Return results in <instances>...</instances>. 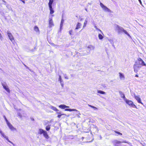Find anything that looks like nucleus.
Segmentation results:
<instances>
[{
	"mask_svg": "<svg viewBox=\"0 0 146 146\" xmlns=\"http://www.w3.org/2000/svg\"><path fill=\"white\" fill-rule=\"evenodd\" d=\"M85 9L86 11H87V9L86 8Z\"/></svg>",
	"mask_w": 146,
	"mask_h": 146,
	"instance_id": "4d7b16f0",
	"label": "nucleus"
},
{
	"mask_svg": "<svg viewBox=\"0 0 146 146\" xmlns=\"http://www.w3.org/2000/svg\"><path fill=\"white\" fill-rule=\"evenodd\" d=\"M0 130H1V131H2L0 129Z\"/></svg>",
	"mask_w": 146,
	"mask_h": 146,
	"instance_id": "052dcab7",
	"label": "nucleus"
},
{
	"mask_svg": "<svg viewBox=\"0 0 146 146\" xmlns=\"http://www.w3.org/2000/svg\"><path fill=\"white\" fill-rule=\"evenodd\" d=\"M119 93L121 98H123L124 100H125V99H127L125 98L124 94L121 91H119Z\"/></svg>",
	"mask_w": 146,
	"mask_h": 146,
	"instance_id": "f8f14e48",
	"label": "nucleus"
},
{
	"mask_svg": "<svg viewBox=\"0 0 146 146\" xmlns=\"http://www.w3.org/2000/svg\"><path fill=\"white\" fill-rule=\"evenodd\" d=\"M59 107L62 109H64L65 108H69V107L64 104H61L59 106Z\"/></svg>",
	"mask_w": 146,
	"mask_h": 146,
	"instance_id": "4468645a",
	"label": "nucleus"
},
{
	"mask_svg": "<svg viewBox=\"0 0 146 146\" xmlns=\"http://www.w3.org/2000/svg\"><path fill=\"white\" fill-rule=\"evenodd\" d=\"M88 106H89V107H91L92 108H93L94 110H96L98 109L97 108L93 106L90 105V104H88Z\"/></svg>",
	"mask_w": 146,
	"mask_h": 146,
	"instance_id": "5701e85b",
	"label": "nucleus"
},
{
	"mask_svg": "<svg viewBox=\"0 0 146 146\" xmlns=\"http://www.w3.org/2000/svg\"><path fill=\"white\" fill-rule=\"evenodd\" d=\"M7 125L10 129L12 131H13L14 130H16V129L14 128L13 126L9 122L7 123Z\"/></svg>",
	"mask_w": 146,
	"mask_h": 146,
	"instance_id": "9d476101",
	"label": "nucleus"
},
{
	"mask_svg": "<svg viewBox=\"0 0 146 146\" xmlns=\"http://www.w3.org/2000/svg\"><path fill=\"white\" fill-rule=\"evenodd\" d=\"M100 5L101 7L104 10L108 12H111V11L106 6H105L101 2L100 3Z\"/></svg>",
	"mask_w": 146,
	"mask_h": 146,
	"instance_id": "0eeeda50",
	"label": "nucleus"
},
{
	"mask_svg": "<svg viewBox=\"0 0 146 146\" xmlns=\"http://www.w3.org/2000/svg\"><path fill=\"white\" fill-rule=\"evenodd\" d=\"M72 30H70V31H69V33L70 35H71V33H72Z\"/></svg>",
	"mask_w": 146,
	"mask_h": 146,
	"instance_id": "4c0bfd02",
	"label": "nucleus"
},
{
	"mask_svg": "<svg viewBox=\"0 0 146 146\" xmlns=\"http://www.w3.org/2000/svg\"><path fill=\"white\" fill-rule=\"evenodd\" d=\"M87 20H88L87 19V18H86V19H85V20H86V21H87Z\"/></svg>",
	"mask_w": 146,
	"mask_h": 146,
	"instance_id": "6e6d98bb",
	"label": "nucleus"
},
{
	"mask_svg": "<svg viewBox=\"0 0 146 146\" xmlns=\"http://www.w3.org/2000/svg\"><path fill=\"white\" fill-rule=\"evenodd\" d=\"M25 67H27V66H26V65H25Z\"/></svg>",
	"mask_w": 146,
	"mask_h": 146,
	"instance_id": "bf43d9fd",
	"label": "nucleus"
},
{
	"mask_svg": "<svg viewBox=\"0 0 146 146\" xmlns=\"http://www.w3.org/2000/svg\"><path fill=\"white\" fill-rule=\"evenodd\" d=\"M100 139H101L102 138V137L101 135L100 136Z\"/></svg>",
	"mask_w": 146,
	"mask_h": 146,
	"instance_id": "8fccbe9b",
	"label": "nucleus"
},
{
	"mask_svg": "<svg viewBox=\"0 0 146 146\" xmlns=\"http://www.w3.org/2000/svg\"><path fill=\"white\" fill-rule=\"evenodd\" d=\"M94 140V138H93L92 139V140L90 141H87L86 142H85L86 143H89V142H91L92 141Z\"/></svg>",
	"mask_w": 146,
	"mask_h": 146,
	"instance_id": "e433bc0d",
	"label": "nucleus"
},
{
	"mask_svg": "<svg viewBox=\"0 0 146 146\" xmlns=\"http://www.w3.org/2000/svg\"><path fill=\"white\" fill-rule=\"evenodd\" d=\"M98 37L101 40L104 37L101 34H98Z\"/></svg>",
	"mask_w": 146,
	"mask_h": 146,
	"instance_id": "b1692460",
	"label": "nucleus"
},
{
	"mask_svg": "<svg viewBox=\"0 0 146 146\" xmlns=\"http://www.w3.org/2000/svg\"><path fill=\"white\" fill-rule=\"evenodd\" d=\"M135 77H138V76L137 75H136L135 76Z\"/></svg>",
	"mask_w": 146,
	"mask_h": 146,
	"instance_id": "49530a36",
	"label": "nucleus"
},
{
	"mask_svg": "<svg viewBox=\"0 0 146 146\" xmlns=\"http://www.w3.org/2000/svg\"><path fill=\"white\" fill-rule=\"evenodd\" d=\"M119 76L121 80H124L125 78L124 75L123 73L119 72Z\"/></svg>",
	"mask_w": 146,
	"mask_h": 146,
	"instance_id": "ddd939ff",
	"label": "nucleus"
},
{
	"mask_svg": "<svg viewBox=\"0 0 146 146\" xmlns=\"http://www.w3.org/2000/svg\"><path fill=\"white\" fill-rule=\"evenodd\" d=\"M7 35L10 40L12 41L14 40V38L11 32L9 31H7Z\"/></svg>",
	"mask_w": 146,
	"mask_h": 146,
	"instance_id": "1a4fd4ad",
	"label": "nucleus"
},
{
	"mask_svg": "<svg viewBox=\"0 0 146 146\" xmlns=\"http://www.w3.org/2000/svg\"><path fill=\"white\" fill-rule=\"evenodd\" d=\"M3 2H5V1L4 0H3Z\"/></svg>",
	"mask_w": 146,
	"mask_h": 146,
	"instance_id": "864d4df0",
	"label": "nucleus"
},
{
	"mask_svg": "<svg viewBox=\"0 0 146 146\" xmlns=\"http://www.w3.org/2000/svg\"><path fill=\"white\" fill-rule=\"evenodd\" d=\"M87 48H88L90 49V50H93L95 48V47L94 46L92 45H90L88 46L87 47Z\"/></svg>",
	"mask_w": 146,
	"mask_h": 146,
	"instance_id": "dca6fc26",
	"label": "nucleus"
},
{
	"mask_svg": "<svg viewBox=\"0 0 146 146\" xmlns=\"http://www.w3.org/2000/svg\"><path fill=\"white\" fill-rule=\"evenodd\" d=\"M2 84L4 88L8 92H10V90L5 82L2 83Z\"/></svg>",
	"mask_w": 146,
	"mask_h": 146,
	"instance_id": "6e6552de",
	"label": "nucleus"
},
{
	"mask_svg": "<svg viewBox=\"0 0 146 146\" xmlns=\"http://www.w3.org/2000/svg\"><path fill=\"white\" fill-rule=\"evenodd\" d=\"M138 1H139L140 3H141V0H138Z\"/></svg>",
	"mask_w": 146,
	"mask_h": 146,
	"instance_id": "a18cd8bd",
	"label": "nucleus"
},
{
	"mask_svg": "<svg viewBox=\"0 0 146 146\" xmlns=\"http://www.w3.org/2000/svg\"><path fill=\"white\" fill-rule=\"evenodd\" d=\"M31 119L32 120L34 121V119L33 118H31Z\"/></svg>",
	"mask_w": 146,
	"mask_h": 146,
	"instance_id": "de8ad7c7",
	"label": "nucleus"
},
{
	"mask_svg": "<svg viewBox=\"0 0 146 146\" xmlns=\"http://www.w3.org/2000/svg\"><path fill=\"white\" fill-rule=\"evenodd\" d=\"M87 23V21H86V20H85L84 22V25L83 26V28H84L86 27Z\"/></svg>",
	"mask_w": 146,
	"mask_h": 146,
	"instance_id": "a878e982",
	"label": "nucleus"
},
{
	"mask_svg": "<svg viewBox=\"0 0 146 146\" xmlns=\"http://www.w3.org/2000/svg\"><path fill=\"white\" fill-rule=\"evenodd\" d=\"M98 30L101 33H102V31L100 29H98Z\"/></svg>",
	"mask_w": 146,
	"mask_h": 146,
	"instance_id": "37998d69",
	"label": "nucleus"
},
{
	"mask_svg": "<svg viewBox=\"0 0 146 146\" xmlns=\"http://www.w3.org/2000/svg\"><path fill=\"white\" fill-rule=\"evenodd\" d=\"M69 109L67 108L65 109V110L66 111H68Z\"/></svg>",
	"mask_w": 146,
	"mask_h": 146,
	"instance_id": "a19ab883",
	"label": "nucleus"
},
{
	"mask_svg": "<svg viewBox=\"0 0 146 146\" xmlns=\"http://www.w3.org/2000/svg\"><path fill=\"white\" fill-rule=\"evenodd\" d=\"M138 62L137 61L135 62L133 66L134 71L136 73L138 71L142 66H146L145 64L141 58H139L138 59Z\"/></svg>",
	"mask_w": 146,
	"mask_h": 146,
	"instance_id": "f257e3e1",
	"label": "nucleus"
},
{
	"mask_svg": "<svg viewBox=\"0 0 146 146\" xmlns=\"http://www.w3.org/2000/svg\"><path fill=\"white\" fill-rule=\"evenodd\" d=\"M44 137L46 139H48L49 138V136L47 134V132L45 131L43 133Z\"/></svg>",
	"mask_w": 146,
	"mask_h": 146,
	"instance_id": "2eb2a0df",
	"label": "nucleus"
},
{
	"mask_svg": "<svg viewBox=\"0 0 146 146\" xmlns=\"http://www.w3.org/2000/svg\"><path fill=\"white\" fill-rule=\"evenodd\" d=\"M80 21H82L83 20V19L82 18H80Z\"/></svg>",
	"mask_w": 146,
	"mask_h": 146,
	"instance_id": "79ce46f5",
	"label": "nucleus"
},
{
	"mask_svg": "<svg viewBox=\"0 0 146 146\" xmlns=\"http://www.w3.org/2000/svg\"><path fill=\"white\" fill-rule=\"evenodd\" d=\"M115 30L117 32L118 34H120L122 32H123L125 34L127 35L130 38L131 37V36L128 33V32L123 28L117 25H115Z\"/></svg>",
	"mask_w": 146,
	"mask_h": 146,
	"instance_id": "f03ea898",
	"label": "nucleus"
},
{
	"mask_svg": "<svg viewBox=\"0 0 146 146\" xmlns=\"http://www.w3.org/2000/svg\"><path fill=\"white\" fill-rule=\"evenodd\" d=\"M34 30L36 32H37L39 31V29L38 27L35 26L34 28Z\"/></svg>",
	"mask_w": 146,
	"mask_h": 146,
	"instance_id": "bb28decb",
	"label": "nucleus"
},
{
	"mask_svg": "<svg viewBox=\"0 0 146 146\" xmlns=\"http://www.w3.org/2000/svg\"><path fill=\"white\" fill-rule=\"evenodd\" d=\"M57 114H62L60 112H57Z\"/></svg>",
	"mask_w": 146,
	"mask_h": 146,
	"instance_id": "ea45409f",
	"label": "nucleus"
},
{
	"mask_svg": "<svg viewBox=\"0 0 146 146\" xmlns=\"http://www.w3.org/2000/svg\"><path fill=\"white\" fill-rule=\"evenodd\" d=\"M19 115V116H20L21 117H22V115H20H20Z\"/></svg>",
	"mask_w": 146,
	"mask_h": 146,
	"instance_id": "5fc2aeb1",
	"label": "nucleus"
},
{
	"mask_svg": "<svg viewBox=\"0 0 146 146\" xmlns=\"http://www.w3.org/2000/svg\"><path fill=\"white\" fill-rule=\"evenodd\" d=\"M60 82V84H61V85L62 86V87H63L64 84H63V81L62 82Z\"/></svg>",
	"mask_w": 146,
	"mask_h": 146,
	"instance_id": "f704fd0d",
	"label": "nucleus"
},
{
	"mask_svg": "<svg viewBox=\"0 0 146 146\" xmlns=\"http://www.w3.org/2000/svg\"><path fill=\"white\" fill-rule=\"evenodd\" d=\"M0 133L2 136L4 138H5L8 142L11 143L14 146H15V144L9 139L8 137H7L4 134L2 131L0 130Z\"/></svg>",
	"mask_w": 146,
	"mask_h": 146,
	"instance_id": "423d86ee",
	"label": "nucleus"
},
{
	"mask_svg": "<svg viewBox=\"0 0 146 146\" xmlns=\"http://www.w3.org/2000/svg\"><path fill=\"white\" fill-rule=\"evenodd\" d=\"M78 114H77V115H78V117H79V115H80V113L79 112V111H78Z\"/></svg>",
	"mask_w": 146,
	"mask_h": 146,
	"instance_id": "58836bf2",
	"label": "nucleus"
},
{
	"mask_svg": "<svg viewBox=\"0 0 146 146\" xmlns=\"http://www.w3.org/2000/svg\"><path fill=\"white\" fill-rule=\"evenodd\" d=\"M124 101L127 104L130 106L134 108H136V106L133 104V102L131 101L127 100V99H125Z\"/></svg>",
	"mask_w": 146,
	"mask_h": 146,
	"instance_id": "7ed1b4c3",
	"label": "nucleus"
},
{
	"mask_svg": "<svg viewBox=\"0 0 146 146\" xmlns=\"http://www.w3.org/2000/svg\"><path fill=\"white\" fill-rule=\"evenodd\" d=\"M94 27L95 28V29H96V30H97L98 29L97 28V26L96 25V24H94Z\"/></svg>",
	"mask_w": 146,
	"mask_h": 146,
	"instance_id": "c9c22d12",
	"label": "nucleus"
},
{
	"mask_svg": "<svg viewBox=\"0 0 146 146\" xmlns=\"http://www.w3.org/2000/svg\"><path fill=\"white\" fill-rule=\"evenodd\" d=\"M1 33H0V37H1Z\"/></svg>",
	"mask_w": 146,
	"mask_h": 146,
	"instance_id": "13d9d810",
	"label": "nucleus"
},
{
	"mask_svg": "<svg viewBox=\"0 0 146 146\" xmlns=\"http://www.w3.org/2000/svg\"><path fill=\"white\" fill-rule=\"evenodd\" d=\"M64 115V114H58L57 116L58 117V118H60V117L62 115Z\"/></svg>",
	"mask_w": 146,
	"mask_h": 146,
	"instance_id": "72a5a7b5",
	"label": "nucleus"
},
{
	"mask_svg": "<svg viewBox=\"0 0 146 146\" xmlns=\"http://www.w3.org/2000/svg\"><path fill=\"white\" fill-rule=\"evenodd\" d=\"M52 45H53V46H55V45L53 43L52 44Z\"/></svg>",
	"mask_w": 146,
	"mask_h": 146,
	"instance_id": "c03bdc74",
	"label": "nucleus"
},
{
	"mask_svg": "<svg viewBox=\"0 0 146 146\" xmlns=\"http://www.w3.org/2000/svg\"><path fill=\"white\" fill-rule=\"evenodd\" d=\"M22 1L24 3H25V1Z\"/></svg>",
	"mask_w": 146,
	"mask_h": 146,
	"instance_id": "09e8293b",
	"label": "nucleus"
},
{
	"mask_svg": "<svg viewBox=\"0 0 146 146\" xmlns=\"http://www.w3.org/2000/svg\"><path fill=\"white\" fill-rule=\"evenodd\" d=\"M97 92L98 93L102 94H105L106 93L100 90H98Z\"/></svg>",
	"mask_w": 146,
	"mask_h": 146,
	"instance_id": "4be33fe9",
	"label": "nucleus"
},
{
	"mask_svg": "<svg viewBox=\"0 0 146 146\" xmlns=\"http://www.w3.org/2000/svg\"><path fill=\"white\" fill-rule=\"evenodd\" d=\"M50 125H48L46 127V129L47 131H48L50 129Z\"/></svg>",
	"mask_w": 146,
	"mask_h": 146,
	"instance_id": "393cba45",
	"label": "nucleus"
},
{
	"mask_svg": "<svg viewBox=\"0 0 146 146\" xmlns=\"http://www.w3.org/2000/svg\"><path fill=\"white\" fill-rule=\"evenodd\" d=\"M81 25V24L79 22L78 23L76 28H75V29H78L80 28Z\"/></svg>",
	"mask_w": 146,
	"mask_h": 146,
	"instance_id": "f3484780",
	"label": "nucleus"
},
{
	"mask_svg": "<svg viewBox=\"0 0 146 146\" xmlns=\"http://www.w3.org/2000/svg\"><path fill=\"white\" fill-rule=\"evenodd\" d=\"M135 98L138 103H141L142 105L143 104L141 102V99L139 96L135 95Z\"/></svg>",
	"mask_w": 146,
	"mask_h": 146,
	"instance_id": "9b49d317",
	"label": "nucleus"
},
{
	"mask_svg": "<svg viewBox=\"0 0 146 146\" xmlns=\"http://www.w3.org/2000/svg\"><path fill=\"white\" fill-rule=\"evenodd\" d=\"M49 9L50 10V13L52 14L54 13V11L52 8V6L49 7Z\"/></svg>",
	"mask_w": 146,
	"mask_h": 146,
	"instance_id": "a211bd4d",
	"label": "nucleus"
},
{
	"mask_svg": "<svg viewBox=\"0 0 146 146\" xmlns=\"http://www.w3.org/2000/svg\"><path fill=\"white\" fill-rule=\"evenodd\" d=\"M103 87H105V85H103Z\"/></svg>",
	"mask_w": 146,
	"mask_h": 146,
	"instance_id": "3c124183",
	"label": "nucleus"
},
{
	"mask_svg": "<svg viewBox=\"0 0 146 146\" xmlns=\"http://www.w3.org/2000/svg\"><path fill=\"white\" fill-rule=\"evenodd\" d=\"M54 16L53 15H50L49 17V27H52L54 26V24L53 21L52 20V17Z\"/></svg>",
	"mask_w": 146,
	"mask_h": 146,
	"instance_id": "39448f33",
	"label": "nucleus"
},
{
	"mask_svg": "<svg viewBox=\"0 0 146 146\" xmlns=\"http://www.w3.org/2000/svg\"><path fill=\"white\" fill-rule=\"evenodd\" d=\"M3 117H4V119H5L6 121V123H8V122H9L8 121V120H7L6 117L5 116V115H3Z\"/></svg>",
	"mask_w": 146,
	"mask_h": 146,
	"instance_id": "c756f323",
	"label": "nucleus"
},
{
	"mask_svg": "<svg viewBox=\"0 0 146 146\" xmlns=\"http://www.w3.org/2000/svg\"><path fill=\"white\" fill-rule=\"evenodd\" d=\"M114 144L116 146H117L118 145L120 144L121 143H125L129 144V143L128 141H126L123 140H122L121 141H119L117 140H116L114 141Z\"/></svg>",
	"mask_w": 146,
	"mask_h": 146,
	"instance_id": "20e7f679",
	"label": "nucleus"
},
{
	"mask_svg": "<svg viewBox=\"0 0 146 146\" xmlns=\"http://www.w3.org/2000/svg\"><path fill=\"white\" fill-rule=\"evenodd\" d=\"M45 131L42 129H39V130L38 133L40 134H43Z\"/></svg>",
	"mask_w": 146,
	"mask_h": 146,
	"instance_id": "412c9836",
	"label": "nucleus"
},
{
	"mask_svg": "<svg viewBox=\"0 0 146 146\" xmlns=\"http://www.w3.org/2000/svg\"><path fill=\"white\" fill-rule=\"evenodd\" d=\"M84 138V137H82V139H83Z\"/></svg>",
	"mask_w": 146,
	"mask_h": 146,
	"instance_id": "603ef678",
	"label": "nucleus"
},
{
	"mask_svg": "<svg viewBox=\"0 0 146 146\" xmlns=\"http://www.w3.org/2000/svg\"><path fill=\"white\" fill-rule=\"evenodd\" d=\"M115 132L116 133L118 134L119 135H122V134L121 133H120L119 132L117 131H115Z\"/></svg>",
	"mask_w": 146,
	"mask_h": 146,
	"instance_id": "2f4dec72",
	"label": "nucleus"
},
{
	"mask_svg": "<svg viewBox=\"0 0 146 146\" xmlns=\"http://www.w3.org/2000/svg\"><path fill=\"white\" fill-rule=\"evenodd\" d=\"M68 111H78L76 109H69Z\"/></svg>",
	"mask_w": 146,
	"mask_h": 146,
	"instance_id": "cd10ccee",
	"label": "nucleus"
},
{
	"mask_svg": "<svg viewBox=\"0 0 146 146\" xmlns=\"http://www.w3.org/2000/svg\"><path fill=\"white\" fill-rule=\"evenodd\" d=\"M58 81L60 82H62L63 80H62L61 76L60 75L59 76V78L58 79Z\"/></svg>",
	"mask_w": 146,
	"mask_h": 146,
	"instance_id": "c85d7f7f",
	"label": "nucleus"
},
{
	"mask_svg": "<svg viewBox=\"0 0 146 146\" xmlns=\"http://www.w3.org/2000/svg\"><path fill=\"white\" fill-rule=\"evenodd\" d=\"M50 108L52 109V110H53L54 111H59V110L58 109H57L55 107L53 106H52Z\"/></svg>",
	"mask_w": 146,
	"mask_h": 146,
	"instance_id": "6ab92c4d",
	"label": "nucleus"
},
{
	"mask_svg": "<svg viewBox=\"0 0 146 146\" xmlns=\"http://www.w3.org/2000/svg\"><path fill=\"white\" fill-rule=\"evenodd\" d=\"M64 19H62L61 20V21L60 25V29H62V27L63 26V24L64 22Z\"/></svg>",
	"mask_w": 146,
	"mask_h": 146,
	"instance_id": "aec40b11",
	"label": "nucleus"
},
{
	"mask_svg": "<svg viewBox=\"0 0 146 146\" xmlns=\"http://www.w3.org/2000/svg\"><path fill=\"white\" fill-rule=\"evenodd\" d=\"M64 78L67 79H68V77L67 76L66 74H64Z\"/></svg>",
	"mask_w": 146,
	"mask_h": 146,
	"instance_id": "7c9ffc66",
	"label": "nucleus"
},
{
	"mask_svg": "<svg viewBox=\"0 0 146 146\" xmlns=\"http://www.w3.org/2000/svg\"><path fill=\"white\" fill-rule=\"evenodd\" d=\"M89 54V53H88V52H87V54L83 53H82V54L81 55H87Z\"/></svg>",
	"mask_w": 146,
	"mask_h": 146,
	"instance_id": "473e14b6",
	"label": "nucleus"
}]
</instances>
